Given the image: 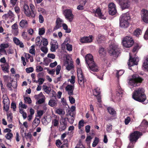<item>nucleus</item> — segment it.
<instances>
[{
    "label": "nucleus",
    "mask_w": 148,
    "mask_h": 148,
    "mask_svg": "<svg viewBox=\"0 0 148 148\" xmlns=\"http://www.w3.org/2000/svg\"><path fill=\"white\" fill-rule=\"evenodd\" d=\"M145 90L142 88H139L135 90L132 95V98L135 100L142 102L146 99V96L144 94Z\"/></svg>",
    "instance_id": "nucleus-1"
},
{
    "label": "nucleus",
    "mask_w": 148,
    "mask_h": 148,
    "mask_svg": "<svg viewBox=\"0 0 148 148\" xmlns=\"http://www.w3.org/2000/svg\"><path fill=\"white\" fill-rule=\"evenodd\" d=\"M130 18L129 14L127 13L121 15L119 18V26L122 28H127L129 25Z\"/></svg>",
    "instance_id": "nucleus-2"
},
{
    "label": "nucleus",
    "mask_w": 148,
    "mask_h": 148,
    "mask_svg": "<svg viewBox=\"0 0 148 148\" xmlns=\"http://www.w3.org/2000/svg\"><path fill=\"white\" fill-rule=\"evenodd\" d=\"M143 79L137 75H133L129 79L128 84L131 86H136L138 83H141Z\"/></svg>",
    "instance_id": "nucleus-3"
},
{
    "label": "nucleus",
    "mask_w": 148,
    "mask_h": 148,
    "mask_svg": "<svg viewBox=\"0 0 148 148\" xmlns=\"http://www.w3.org/2000/svg\"><path fill=\"white\" fill-rule=\"evenodd\" d=\"M123 46L126 48H130L131 47L134 43L132 38L130 36H126L124 37L122 40Z\"/></svg>",
    "instance_id": "nucleus-4"
},
{
    "label": "nucleus",
    "mask_w": 148,
    "mask_h": 148,
    "mask_svg": "<svg viewBox=\"0 0 148 148\" xmlns=\"http://www.w3.org/2000/svg\"><path fill=\"white\" fill-rule=\"evenodd\" d=\"M63 14L66 19L69 22H71L73 21L74 18V15L73 14L71 10H65L63 11Z\"/></svg>",
    "instance_id": "nucleus-5"
},
{
    "label": "nucleus",
    "mask_w": 148,
    "mask_h": 148,
    "mask_svg": "<svg viewBox=\"0 0 148 148\" xmlns=\"http://www.w3.org/2000/svg\"><path fill=\"white\" fill-rule=\"evenodd\" d=\"M77 74L78 78V83L82 87H84V83L86 79L84 78L81 69H78L77 70Z\"/></svg>",
    "instance_id": "nucleus-6"
},
{
    "label": "nucleus",
    "mask_w": 148,
    "mask_h": 148,
    "mask_svg": "<svg viewBox=\"0 0 148 148\" xmlns=\"http://www.w3.org/2000/svg\"><path fill=\"white\" fill-rule=\"evenodd\" d=\"M109 54L115 57H117L119 54L117 46L114 44L110 46L108 50Z\"/></svg>",
    "instance_id": "nucleus-7"
},
{
    "label": "nucleus",
    "mask_w": 148,
    "mask_h": 148,
    "mask_svg": "<svg viewBox=\"0 0 148 148\" xmlns=\"http://www.w3.org/2000/svg\"><path fill=\"white\" fill-rule=\"evenodd\" d=\"M142 135V133L138 131H135L130 134L129 139L131 142L135 143L140 136Z\"/></svg>",
    "instance_id": "nucleus-8"
},
{
    "label": "nucleus",
    "mask_w": 148,
    "mask_h": 148,
    "mask_svg": "<svg viewBox=\"0 0 148 148\" xmlns=\"http://www.w3.org/2000/svg\"><path fill=\"white\" fill-rule=\"evenodd\" d=\"M3 102L4 105V110L6 112L9 109L10 106V101L7 95H4L3 96Z\"/></svg>",
    "instance_id": "nucleus-9"
},
{
    "label": "nucleus",
    "mask_w": 148,
    "mask_h": 148,
    "mask_svg": "<svg viewBox=\"0 0 148 148\" xmlns=\"http://www.w3.org/2000/svg\"><path fill=\"white\" fill-rule=\"evenodd\" d=\"M140 15L141 20L146 23H148V10L145 9H142Z\"/></svg>",
    "instance_id": "nucleus-10"
},
{
    "label": "nucleus",
    "mask_w": 148,
    "mask_h": 148,
    "mask_svg": "<svg viewBox=\"0 0 148 148\" xmlns=\"http://www.w3.org/2000/svg\"><path fill=\"white\" fill-rule=\"evenodd\" d=\"M52 118L51 127H58L60 123V118L59 116L53 114Z\"/></svg>",
    "instance_id": "nucleus-11"
},
{
    "label": "nucleus",
    "mask_w": 148,
    "mask_h": 148,
    "mask_svg": "<svg viewBox=\"0 0 148 148\" xmlns=\"http://www.w3.org/2000/svg\"><path fill=\"white\" fill-rule=\"evenodd\" d=\"M108 7L109 14L112 15L115 14L117 12L115 5L113 3H110L108 4Z\"/></svg>",
    "instance_id": "nucleus-12"
},
{
    "label": "nucleus",
    "mask_w": 148,
    "mask_h": 148,
    "mask_svg": "<svg viewBox=\"0 0 148 148\" xmlns=\"http://www.w3.org/2000/svg\"><path fill=\"white\" fill-rule=\"evenodd\" d=\"M64 65L66 69L68 71L71 70L73 68V62L71 58H66V60L64 62Z\"/></svg>",
    "instance_id": "nucleus-13"
},
{
    "label": "nucleus",
    "mask_w": 148,
    "mask_h": 148,
    "mask_svg": "<svg viewBox=\"0 0 148 148\" xmlns=\"http://www.w3.org/2000/svg\"><path fill=\"white\" fill-rule=\"evenodd\" d=\"M129 55L130 59L128 65L131 66L134 65H137L138 64V62L139 61L138 58L135 57L132 58L130 53H129Z\"/></svg>",
    "instance_id": "nucleus-14"
},
{
    "label": "nucleus",
    "mask_w": 148,
    "mask_h": 148,
    "mask_svg": "<svg viewBox=\"0 0 148 148\" xmlns=\"http://www.w3.org/2000/svg\"><path fill=\"white\" fill-rule=\"evenodd\" d=\"M22 10L27 16L28 17L31 16L32 17V12L27 5L26 4L24 5Z\"/></svg>",
    "instance_id": "nucleus-15"
},
{
    "label": "nucleus",
    "mask_w": 148,
    "mask_h": 148,
    "mask_svg": "<svg viewBox=\"0 0 148 148\" xmlns=\"http://www.w3.org/2000/svg\"><path fill=\"white\" fill-rule=\"evenodd\" d=\"M93 40V36L90 35L89 36H84L81 38L80 41L82 43H88L92 42Z\"/></svg>",
    "instance_id": "nucleus-16"
},
{
    "label": "nucleus",
    "mask_w": 148,
    "mask_h": 148,
    "mask_svg": "<svg viewBox=\"0 0 148 148\" xmlns=\"http://www.w3.org/2000/svg\"><path fill=\"white\" fill-rule=\"evenodd\" d=\"M88 65L89 69L91 71L94 72H97L99 70V67L94 62Z\"/></svg>",
    "instance_id": "nucleus-17"
},
{
    "label": "nucleus",
    "mask_w": 148,
    "mask_h": 148,
    "mask_svg": "<svg viewBox=\"0 0 148 148\" xmlns=\"http://www.w3.org/2000/svg\"><path fill=\"white\" fill-rule=\"evenodd\" d=\"M74 88V85H68L65 88V90L68 94L71 96L73 95V90Z\"/></svg>",
    "instance_id": "nucleus-18"
},
{
    "label": "nucleus",
    "mask_w": 148,
    "mask_h": 148,
    "mask_svg": "<svg viewBox=\"0 0 148 148\" xmlns=\"http://www.w3.org/2000/svg\"><path fill=\"white\" fill-rule=\"evenodd\" d=\"M95 16H96L100 18H102L103 19H105L106 18L102 14L100 8H98L96 9L95 12Z\"/></svg>",
    "instance_id": "nucleus-19"
},
{
    "label": "nucleus",
    "mask_w": 148,
    "mask_h": 148,
    "mask_svg": "<svg viewBox=\"0 0 148 148\" xmlns=\"http://www.w3.org/2000/svg\"><path fill=\"white\" fill-rule=\"evenodd\" d=\"M12 32L15 36H17L18 33V26L16 23H15L11 26Z\"/></svg>",
    "instance_id": "nucleus-20"
},
{
    "label": "nucleus",
    "mask_w": 148,
    "mask_h": 148,
    "mask_svg": "<svg viewBox=\"0 0 148 148\" xmlns=\"http://www.w3.org/2000/svg\"><path fill=\"white\" fill-rule=\"evenodd\" d=\"M85 60L86 63L88 65L91 63H93L94 62L93 57L90 54H88L86 56Z\"/></svg>",
    "instance_id": "nucleus-21"
},
{
    "label": "nucleus",
    "mask_w": 148,
    "mask_h": 148,
    "mask_svg": "<svg viewBox=\"0 0 148 148\" xmlns=\"http://www.w3.org/2000/svg\"><path fill=\"white\" fill-rule=\"evenodd\" d=\"M51 51L52 52L56 51V50L58 48V43L55 40H52L51 42Z\"/></svg>",
    "instance_id": "nucleus-22"
},
{
    "label": "nucleus",
    "mask_w": 148,
    "mask_h": 148,
    "mask_svg": "<svg viewBox=\"0 0 148 148\" xmlns=\"http://www.w3.org/2000/svg\"><path fill=\"white\" fill-rule=\"evenodd\" d=\"M13 41L14 42L16 45H19L21 48H23L24 47V45L22 41L17 38L14 37L13 38Z\"/></svg>",
    "instance_id": "nucleus-23"
},
{
    "label": "nucleus",
    "mask_w": 148,
    "mask_h": 148,
    "mask_svg": "<svg viewBox=\"0 0 148 148\" xmlns=\"http://www.w3.org/2000/svg\"><path fill=\"white\" fill-rule=\"evenodd\" d=\"M19 26L22 28H25L28 27L27 21L26 20L22 19L20 22Z\"/></svg>",
    "instance_id": "nucleus-24"
},
{
    "label": "nucleus",
    "mask_w": 148,
    "mask_h": 148,
    "mask_svg": "<svg viewBox=\"0 0 148 148\" xmlns=\"http://www.w3.org/2000/svg\"><path fill=\"white\" fill-rule=\"evenodd\" d=\"M57 104V100L56 98L55 99L52 98L49 100L48 102V105L51 107L56 106Z\"/></svg>",
    "instance_id": "nucleus-25"
},
{
    "label": "nucleus",
    "mask_w": 148,
    "mask_h": 148,
    "mask_svg": "<svg viewBox=\"0 0 148 148\" xmlns=\"http://www.w3.org/2000/svg\"><path fill=\"white\" fill-rule=\"evenodd\" d=\"M1 67L4 73H8L9 66L8 63H6L1 65Z\"/></svg>",
    "instance_id": "nucleus-26"
},
{
    "label": "nucleus",
    "mask_w": 148,
    "mask_h": 148,
    "mask_svg": "<svg viewBox=\"0 0 148 148\" xmlns=\"http://www.w3.org/2000/svg\"><path fill=\"white\" fill-rule=\"evenodd\" d=\"M123 92V90L121 89V87L120 86L118 87L116 89V95L119 99H120V98L122 97Z\"/></svg>",
    "instance_id": "nucleus-27"
},
{
    "label": "nucleus",
    "mask_w": 148,
    "mask_h": 148,
    "mask_svg": "<svg viewBox=\"0 0 148 148\" xmlns=\"http://www.w3.org/2000/svg\"><path fill=\"white\" fill-rule=\"evenodd\" d=\"M63 22V21L60 18H57L56 23V29H58L61 27L62 25V23Z\"/></svg>",
    "instance_id": "nucleus-28"
},
{
    "label": "nucleus",
    "mask_w": 148,
    "mask_h": 148,
    "mask_svg": "<svg viewBox=\"0 0 148 148\" xmlns=\"http://www.w3.org/2000/svg\"><path fill=\"white\" fill-rule=\"evenodd\" d=\"M51 120V117L49 116H47L46 118H44L42 120V122L43 124L45 125H47L50 122Z\"/></svg>",
    "instance_id": "nucleus-29"
},
{
    "label": "nucleus",
    "mask_w": 148,
    "mask_h": 148,
    "mask_svg": "<svg viewBox=\"0 0 148 148\" xmlns=\"http://www.w3.org/2000/svg\"><path fill=\"white\" fill-rule=\"evenodd\" d=\"M105 40L104 36L101 34H99L96 38L97 42L99 44L101 43Z\"/></svg>",
    "instance_id": "nucleus-30"
},
{
    "label": "nucleus",
    "mask_w": 148,
    "mask_h": 148,
    "mask_svg": "<svg viewBox=\"0 0 148 148\" xmlns=\"http://www.w3.org/2000/svg\"><path fill=\"white\" fill-rule=\"evenodd\" d=\"M99 56L101 57H103L106 53V50L102 47H100L99 49Z\"/></svg>",
    "instance_id": "nucleus-31"
},
{
    "label": "nucleus",
    "mask_w": 148,
    "mask_h": 148,
    "mask_svg": "<svg viewBox=\"0 0 148 148\" xmlns=\"http://www.w3.org/2000/svg\"><path fill=\"white\" fill-rule=\"evenodd\" d=\"M29 6L32 12V17H35L36 16V12L35 11V6L32 3L30 4Z\"/></svg>",
    "instance_id": "nucleus-32"
},
{
    "label": "nucleus",
    "mask_w": 148,
    "mask_h": 148,
    "mask_svg": "<svg viewBox=\"0 0 148 148\" xmlns=\"http://www.w3.org/2000/svg\"><path fill=\"white\" fill-rule=\"evenodd\" d=\"M42 87L43 90L46 93L49 94L50 93L51 90V87L45 85H43Z\"/></svg>",
    "instance_id": "nucleus-33"
},
{
    "label": "nucleus",
    "mask_w": 148,
    "mask_h": 148,
    "mask_svg": "<svg viewBox=\"0 0 148 148\" xmlns=\"http://www.w3.org/2000/svg\"><path fill=\"white\" fill-rule=\"evenodd\" d=\"M63 29L65 31V32L67 33H69L71 32V30L69 28H68V27L66 24L63 23L62 25Z\"/></svg>",
    "instance_id": "nucleus-34"
},
{
    "label": "nucleus",
    "mask_w": 148,
    "mask_h": 148,
    "mask_svg": "<svg viewBox=\"0 0 148 148\" xmlns=\"http://www.w3.org/2000/svg\"><path fill=\"white\" fill-rule=\"evenodd\" d=\"M56 113L60 115H64L65 114V112L62 109L58 108L56 109L55 111Z\"/></svg>",
    "instance_id": "nucleus-35"
},
{
    "label": "nucleus",
    "mask_w": 148,
    "mask_h": 148,
    "mask_svg": "<svg viewBox=\"0 0 148 148\" xmlns=\"http://www.w3.org/2000/svg\"><path fill=\"white\" fill-rule=\"evenodd\" d=\"M148 126V122L146 120H143L140 126L143 127L144 129H145Z\"/></svg>",
    "instance_id": "nucleus-36"
},
{
    "label": "nucleus",
    "mask_w": 148,
    "mask_h": 148,
    "mask_svg": "<svg viewBox=\"0 0 148 148\" xmlns=\"http://www.w3.org/2000/svg\"><path fill=\"white\" fill-rule=\"evenodd\" d=\"M142 33V31L139 29H137L134 32V35L136 36H138L139 35L141 34Z\"/></svg>",
    "instance_id": "nucleus-37"
},
{
    "label": "nucleus",
    "mask_w": 148,
    "mask_h": 148,
    "mask_svg": "<svg viewBox=\"0 0 148 148\" xmlns=\"http://www.w3.org/2000/svg\"><path fill=\"white\" fill-rule=\"evenodd\" d=\"M68 121L71 123L72 124L74 122V117L73 115H69L67 118Z\"/></svg>",
    "instance_id": "nucleus-38"
},
{
    "label": "nucleus",
    "mask_w": 148,
    "mask_h": 148,
    "mask_svg": "<svg viewBox=\"0 0 148 148\" xmlns=\"http://www.w3.org/2000/svg\"><path fill=\"white\" fill-rule=\"evenodd\" d=\"M29 52L32 54L35 55V51L34 45H33L30 47V49L29 50Z\"/></svg>",
    "instance_id": "nucleus-39"
},
{
    "label": "nucleus",
    "mask_w": 148,
    "mask_h": 148,
    "mask_svg": "<svg viewBox=\"0 0 148 148\" xmlns=\"http://www.w3.org/2000/svg\"><path fill=\"white\" fill-rule=\"evenodd\" d=\"M13 136V134L11 132L7 133L5 135V138L8 140H10Z\"/></svg>",
    "instance_id": "nucleus-40"
},
{
    "label": "nucleus",
    "mask_w": 148,
    "mask_h": 148,
    "mask_svg": "<svg viewBox=\"0 0 148 148\" xmlns=\"http://www.w3.org/2000/svg\"><path fill=\"white\" fill-rule=\"evenodd\" d=\"M143 66L145 69L148 70V56L145 61L143 64Z\"/></svg>",
    "instance_id": "nucleus-41"
},
{
    "label": "nucleus",
    "mask_w": 148,
    "mask_h": 148,
    "mask_svg": "<svg viewBox=\"0 0 148 148\" xmlns=\"http://www.w3.org/2000/svg\"><path fill=\"white\" fill-rule=\"evenodd\" d=\"M101 91L99 88H97L94 90L93 91V94L95 96H98L100 93Z\"/></svg>",
    "instance_id": "nucleus-42"
},
{
    "label": "nucleus",
    "mask_w": 148,
    "mask_h": 148,
    "mask_svg": "<svg viewBox=\"0 0 148 148\" xmlns=\"http://www.w3.org/2000/svg\"><path fill=\"white\" fill-rule=\"evenodd\" d=\"M9 46V45L8 43H3L0 45V48L4 49L8 48Z\"/></svg>",
    "instance_id": "nucleus-43"
},
{
    "label": "nucleus",
    "mask_w": 148,
    "mask_h": 148,
    "mask_svg": "<svg viewBox=\"0 0 148 148\" xmlns=\"http://www.w3.org/2000/svg\"><path fill=\"white\" fill-rule=\"evenodd\" d=\"M99 141V138L97 137H95L92 143V146L93 147H95L98 143Z\"/></svg>",
    "instance_id": "nucleus-44"
},
{
    "label": "nucleus",
    "mask_w": 148,
    "mask_h": 148,
    "mask_svg": "<svg viewBox=\"0 0 148 148\" xmlns=\"http://www.w3.org/2000/svg\"><path fill=\"white\" fill-rule=\"evenodd\" d=\"M112 126L111 124H109L106 126V130L108 132H110L112 129Z\"/></svg>",
    "instance_id": "nucleus-45"
},
{
    "label": "nucleus",
    "mask_w": 148,
    "mask_h": 148,
    "mask_svg": "<svg viewBox=\"0 0 148 148\" xmlns=\"http://www.w3.org/2000/svg\"><path fill=\"white\" fill-rule=\"evenodd\" d=\"M34 98L36 99H38L41 97H43L45 98V97L43 95L42 92H40L39 94L35 95Z\"/></svg>",
    "instance_id": "nucleus-46"
},
{
    "label": "nucleus",
    "mask_w": 148,
    "mask_h": 148,
    "mask_svg": "<svg viewBox=\"0 0 148 148\" xmlns=\"http://www.w3.org/2000/svg\"><path fill=\"white\" fill-rule=\"evenodd\" d=\"M41 50L45 54H46L48 51V49L47 46H42L40 48Z\"/></svg>",
    "instance_id": "nucleus-47"
},
{
    "label": "nucleus",
    "mask_w": 148,
    "mask_h": 148,
    "mask_svg": "<svg viewBox=\"0 0 148 148\" xmlns=\"http://www.w3.org/2000/svg\"><path fill=\"white\" fill-rule=\"evenodd\" d=\"M124 72V71L123 70H120L119 71H117L116 76L117 77L119 76H120L122 75Z\"/></svg>",
    "instance_id": "nucleus-48"
},
{
    "label": "nucleus",
    "mask_w": 148,
    "mask_h": 148,
    "mask_svg": "<svg viewBox=\"0 0 148 148\" xmlns=\"http://www.w3.org/2000/svg\"><path fill=\"white\" fill-rule=\"evenodd\" d=\"M7 119L8 122H11L12 121V116L11 113H8L7 114Z\"/></svg>",
    "instance_id": "nucleus-49"
},
{
    "label": "nucleus",
    "mask_w": 148,
    "mask_h": 148,
    "mask_svg": "<svg viewBox=\"0 0 148 148\" xmlns=\"http://www.w3.org/2000/svg\"><path fill=\"white\" fill-rule=\"evenodd\" d=\"M40 37H38L36 38L35 42L36 45L37 46H40L41 43L42 41H40Z\"/></svg>",
    "instance_id": "nucleus-50"
},
{
    "label": "nucleus",
    "mask_w": 148,
    "mask_h": 148,
    "mask_svg": "<svg viewBox=\"0 0 148 148\" xmlns=\"http://www.w3.org/2000/svg\"><path fill=\"white\" fill-rule=\"evenodd\" d=\"M75 77L74 75H72L71 77V78L69 79L68 81L71 84H74L75 82Z\"/></svg>",
    "instance_id": "nucleus-51"
},
{
    "label": "nucleus",
    "mask_w": 148,
    "mask_h": 148,
    "mask_svg": "<svg viewBox=\"0 0 148 148\" xmlns=\"http://www.w3.org/2000/svg\"><path fill=\"white\" fill-rule=\"evenodd\" d=\"M66 49L68 51H72L73 48L72 45L67 43L66 44Z\"/></svg>",
    "instance_id": "nucleus-52"
},
{
    "label": "nucleus",
    "mask_w": 148,
    "mask_h": 148,
    "mask_svg": "<svg viewBox=\"0 0 148 148\" xmlns=\"http://www.w3.org/2000/svg\"><path fill=\"white\" fill-rule=\"evenodd\" d=\"M26 139H31L32 137V135L30 132H29L27 134H26L25 132L24 133Z\"/></svg>",
    "instance_id": "nucleus-53"
},
{
    "label": "nucleus",
    "mask_w": 148,
    "mask_h": 148,
    "mask_svg": "<svg viewBox=\"0 0 148 148\" xmlns=\"http://www.w3.org/2000/svg\"><path fill=\"white\" fill-rule=\"evenodd\" d=\"M45 29L43 27L39 29V34L40 35H43L45 33Z\"/></svg>",
    "instance_id": "nucleus-54"
},
{
    "label": "nucleus",
    "mask_w": 148,
    "mask_h": 148,
    "mask_svg": "<svg viewBox=\"0 0 148 148\" xmlns=\"http://www.w3.org/2000/svg\"><path fill=\"white\" fill-rule=\"evenodd\" d=\"M37 116L39 117L40 118L43 115L44 112L42 110H40L37 111Z\"/></svg>",
    "instance_id": "nucleus-55"
},
{
    "label": "nucleus",
    "mask_w": 148,
    "mask_h": 148,
    "mask_svg": "<svg viewBox=\"0 0 148 148\" xmlns=\"http://www.w3.org/2000/svg\"><path fill=\"white\" fill-rule=\"evenodd\" d=\"M84 126V121L82 120L79 121L78 123V128L80 129Z\"/></svg>",
    "instance_id": "nucleus-56"
},
{
    "label": "nucleus",
    "mask_w": 148,
    "mask_h": 148,
    "mask_svg": "<svg viewBox=\"0 0 148 148\" xmlns=\"http://www.w3.org/2000/svg\"><path fill=\"white\" fill-rule=\"evenodd\" d=\"M108 112L111 114H113L115 113V111L113 108L111 107H108Z\"/></svg>",
    "instance_id": "nucleus-57"
},
{
    "label": "nucleus",
    "mask_w": 148,
    "mask_h": 148,
    "mask_svg": "<svg viewBox=\"0 0 148 148\" xmlns=\"http://www.w3.org/2000/svg\"><path fill=\"white\" fill-rule=\"evenodd\" d=\"M24 100L26 103L30 104L32 103V100L31 98L28 97H26L24 98Z\"/></svg>",
    "instance_id": "nucleus-58"
},
{
    "label": "nucleus",
    "mask_w": 148,
    "mask_h": 148,
    "mask_svg": "<svg viewBox=\"0 0 148 148\" xmlns=\"http://www.w3.org/2000/svg\"><path fill=\"white\" fill-rule=\"evenodd\" d=\"M42 44L45 46H47L48 44V42L47 39L43 38L42 40Z\"/></svg>",
    "instance_id": "nucleus-59"
},
{
    "label": "nucleus",
    "mask_w": 148,
    "mask_h": 148,
    "mask_svg": "<svg viewBox=\"0 0 148 148\" xmlns=\"http://www.w3.org/2000/svg\"><path fill=\"white\" fill-rule=\"evenodd\" d=\"M26 72L27 73H29L32 72L34 71V69L33 67H30L27 68L25 69Z\"/></svg>",
    "instance_id": "nucleus-60"
},
{
    "label": "nucleus",
    "mask_w": 148,
    "mask_h": 148,
    "mask_svg": "<svg viewBox=\"0 0 148 148\" xmlns=\"http://www.w3.org/2000/svg\"><path fill=\"white\" fill-rule=\"evenodd\" d=\"M40 122V120L38 118H35L33 122V124H35V125L37 126Z\"/></svg>",
    "instance_id": "nucleus-61"
},
{
    "label": "nucleus",
    "mask_w": 148,
    "mask_h": 148,
    "mask_svg": "<svg viewBox=\"0 0 148 148\" xmlns=\"http://www.w3.org/2000/svg\"><path fill=\"white\" fill-rule=\"evenodd\" d=\"M61 69V67L60 65H58L57 66L56 69V74L57 75L59 74Z\"/></svg>",
    "instance_id": "nucleus-62"
},
{
    "label": "nucleus",
    "mask_w": 148,
    "mask_h": 148,
    "mask_svg": "<svg viewBox=\"0 0 148 148\" xmlns=\"http://www.w3.org/2000/svg\"><path fill=\"white\" fill-rule=\"evenodd\" d=\"M69 99L70 102L71 104H73L75 103V100L74 98H73L72 97L70 96L69 97Z\"/></svg>",
    "instance_id": "nucleus-63"
},
{
    "label": "nucleus",
    "mask_w": 148,
    "mask_h": 148,
    "mask_svg": "<svg viewBox=\"0 0 148 148\" xmlns=\"http://www.w3.org/2000/svg\"><path fill=\"white\" fill-rule=\"evenodd\" d=\"M144 38L145 40H147L148 39V28L146 30L144 35Z\"/></svg>",
    "instance_id": "nucleus-64"
}]
</instances>
